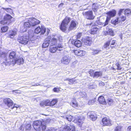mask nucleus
Wrapping results in <instances>:
<instances>
[{
    "mask_svg": "<svg viewBox=\"0 0 131 131\" xmlns=\"http://www.w3.org/2000/svg\"><path fill=\"white\" fill-rule=\"evenodd\" d=\"M67 80L69 81L68 84L70 85H72L73 84H75L77 82V80H75L74 78L71 79H69L67 78L64 80V81Z\"/></svg>",
    "mask_w": 131,
    "mask_h": 131,
    "instance_id": "a878e982",
    "label": "nucleus"
},
{
    "mask_svg": "<svg viewBox=\"0 0 131 131\" xmlns=\"http://www.w3.org/2000/svg\"><path fill=\"white\" fill-rule=\"evenodd\" d=\"M49 101L46 100L44 101L41 102L40 103V106L42 107H45V106H48L49 105Z\"/></svg>",
    "mask_w": 131,
    "mask_h": 131,
    "instance_id": "cd10ccee",
    "label": "nucleus"
},
{
    "mask_svg": "<svg viewBox=\"0 0 131 131\" xmlns=\"http://www.w3.org/2000/svg\"><path fill=\"white\" fill-rule=\"evenodd\" d=\"M89 88L90 89H94L95 87V85H93L92 84H89L88 85Z\"/></svg>",
    "mask_w": 131,
    "mask_h": 131,
    "instance_id": "de8ad7c7",
    "label": "nucleus"
},
{
    "mask_svg": "<svg viewBox=\"0 0 131 131\" xmlns=\"http://www.w3.org/2000/svg\"><path fill=\"white\" fill-rule=\"evenodd\" d=\"M17 40L20 43L25 45L27 44L29 41V37L25 35L19 36L18 37Z\"/></svg>",
    "mask_w": 131,
    "mask_h": 131,
    "instance_id": "20e7f679",
    "label": "nucleus"
},
{
    "mask_svg": "<svg viewBox=\"0 0 131 131\" xmlns=\"http://www.w3.org/2000/svg\"><path fill=\"white\" fill-rule=\"evenodd\" d=\"M46 31V28L43 26H38L35 29L34 32L36 34H40V35H44Z\"/></svg>",
    "mask_w": 131,
    "mask_h": 131,
    "instance_id": "0eeeda50",
    "label": "nucleus"
},
{
    "mask_svg": "<svg viewBox=\"0 0 131 131\" xmlns=\"http://www.w3.org/2000/svg\"><path fill=\"white\" fill-rule=\"evenodd\" d=\"M70 60L67 56L64 57L61 60V63L65 64H68L69 63Z\"/></svg>",
    "mask_w": 131,
    "mask_h": 131,
    "instance_id": "aec40b11",
    "label": "nucleus"
},
{
    "mask_svg": "<svg viewBox=\"0 0 131 131\" xmlns=\"http://www.w3.org/2000/svg\"><path fill=\"white\" fill-rule=\"evenodd\" d=\"M120 20H119V22H122L124 21L126 19V16H122L119 17Z\"/></svg>",
    "mask_w": 131,
    "mask_h": 131,
    "instance_id": "a19ab883",
    "label": "nucleus"
},
{
    "mask_svg": "<svg viewBox=\"0 0 131 131\" xmlns=\"http://www.w3.org/2000/svg\"><path fill=\"white\" fill-rule=\"evenodd\" d=\"M7 34H8V37L12 38L14 37L16 34V32L14 30H10L9 32Z\"/></svg>",
    "mask_w": 131,
    "mask_h": 131,
    "instance_id": "5701e85b",
    "label": "nucleus"
},
{
    "mask_svg": "<svg viewBox=\"0 0 131 131\" xmlns=\"http://www.w3.org/2000/svg\"><path fill=\"white\" fill-rule=\"evenodd\" d=\"M99 8V6L97 5V3H93L92 6V9L94 12H97Z\"/></svg>",
    "mask_w": 131,
    "mask_h": 131,
    "instance_id": "c85d7f7f",
    "label": "nucleus"
},
{
    "mask_svg": "<svg viewBox=\"0 0 131 131\" xmlns=\"http://www.w3.org/2000/svg\"><path fill=\"white\" fill-rule=\"evenodd\" d=\"M3 56H6V53L5 52H2V53L0 54V57H2Z\"/></svg>",
    "mask_w": 131,
    "mask_h": 131,
    "instance_id": "4d7b16f0",
    "label": "nucleus"
},
{
    "mask_svg": "<svg viewBox=\"0 0 131 131\" xmlns=\"http://www.w3.org/2000/svg\"><path fill=\"white\" fill-rule=\"evenodd\" d=\"M3 102L5 105L9 107H12L14 104L13 101L10 98H9L4 99Z\"/></svg>",
    "mask_w": 131,
    "mask_h": 131,
    "instance_id": "ddd939ff",
    "label": "nucleus"
},
{
    "mask_svg": "<svg viewBox=\"0 0 131 131\" xmlns=\"http://www.w3.org/2000/svg\"><path fill=\"white\" fill-rule=\"evenodd\" d=\"M71 20V18L66 16L62 21L59 27L60 29L62 32H66L68 29L69 31H71L76 28L77 22L75 20H72L68 28V24Z\"/></svg>",
    "mask_w": 131,
    "mask_h": 131,
    "instance_id": "f257e3e1",
    "label": "nucleus"
},
{
    "mask_svg": "<svg viewBox=\"0 0 131 131\" xmlns=\"http://www.w3.org/2000/svg\"><path fill=\"white\" fill-rule=\"evenodd\" d=\"M124 14L125 15L128 16L131 14V12L130 9H126L124 11Z\"/></svg>",
    "mask_w": 131,
    "mask_h": 131,
    "instance_id": "473e14b6",
    "label": "nucleus"
},
{
    "mask_svg": "<svg viewBox=\"0 0 131 131\" xmlns=\"http://www.w3.org/2000/svg\"><path fill=\"white\" fill-rule=\"evenodd\" d=\"M64 118L66 119L68 121L71 122L72 118V116L70 115H67L65 116H64Z\"/></svg>",
    "mask_w": 131,
    "mask_h": 131,
    "instance_id": "4c0bfd02",
    "label": "nucleus"
},
{
    "mask_svg": "<svg viewBox=\"0 0 131 131\" xmlns=\"http://www.w3.org/2000/svg\"><path fill=\"white\" fill-rule=\"evenodd\" d=\"M8 29V27L7 26L2 27L1 29V32L2 33L5 32L7 31Z\"/></svg>",
    "mask_w": 131,
    "mask_h": 131,
    "instance_id": "7c9ffc66",
    "label": "nucleus"
},
{
    "mask_svg": "<svg viewBox=\"0 0 131 131\" xmlns=\"http://www.w3.org/2000/svg\"><path fill=\"white\" fill-rule=\"evenodd\" d=\"M84 119V117L83 116H79L77 119L76 121L80 123H82Z\"/></svg>",
    "mask_w": 131,
    "mask_h": 131,
    "instance_id": "c756f323",
    "label": "nucleus"
},
{
    "mask_svg": "<svg viewBox=\"0 0 131 131\" xmlns=\"http://www.w3.org/2000/svg\"><path fill=\"white\" fill-rule=\"evenodd\" d=\"M29 21L30 22L31 26L32 27L39 24L40 22L39 20L34 17L29 18Z\"/></svg>",
    "mask_w": 131,
    "mask_h": 131,
    "instance_id": "9b49d317",
    "label": "nucleus"
},
{
    "mask_svg": "<svg viewBox=\"0 0 131 131\" xmlns=\"http://www.w3.org/2000/svg\"><path fill=\"white\" fill-rule=\"evenodd\" d=\"M39 84H38V83H37V84H35V85H34V86H38V85H39Z\"/></svg>",
    "mask_w": 131,
    "mask_h": 131,
    "instance_id": "774afa93",
    "label": "nucleus"
},
{
    "mask_svg": "<svg viewBox=\"0 0 131 131\" xmlns=\"http://www.w3.org/2000/svg\"><path fill=\"white\" fill-rule=\"evenodd\" d=\"M122 127L121 126H118L116 127L114 131H121Z\"/></svg>",
    "mask_w": 131,
    "mask_h": 131,
    "instance_id": "49530a36",
    "label": "nucleus"
},
{
    "mask_svg": "<svg viewBox=\"0 0 131 131\" xmlns=\"http://www.w3.org/2000/svg\"><path fill=\"white\" fill-rule=\"evenodd\" d=\"M71 105L75 108L77 107L78 106V104L76 101L75 100H73L72 102L70 103Z\"/></svg>",
    "mask_w": 131,
    "mask_h": 131,
    "instance_id": "58836bf2",
    "label": "nucleus"
},
{
    "mask_svg": "<svg viewBox=\"0 0 131 131\" xmlns=\"http://www.w3.org/2000/svg\"><path fill=\"white\" fill-rule=\"evenodd\" d=\"M99 52V50H93L92 53L93 54L95 55L98 54Z\"/></svg>",
    "mask_w": 131,
    "mask_h": 131,
    "instance_id": "864d4df0",
    "label": "nucleus"
},
{
    "mask_svg": "<svg viewBox=\"0 0 131 131\" xmlns=\"http://www.w3.org/2000/svg\"><path fill=\"white\" fill-rule=\"evenodd\" d=\"M116 44V41L115 40H112L111 39L105 43L103 46L105 49L111 50L115 48Z\"/></svg>",
    "mask_w": 131,
    "mask_h": 131,
    "instance_id": "f03ea898",
    "label": "nucleus"
},
{
    "mask_svg": "<svg viewBox=\"0 0 131 131\" xmlns=\"http://www.w3.org/2000/svg\"><path fill=\"white\" fill-rule=\"evenodd\" d=\"M82 33H78L76 35V37L77 39H80L82 36Z\"/></svg>",
    "mask_w": 131,
    "mask_h": 131,
    "instance_id": "8fccbe9b",
    "label": "nucleus"
},
{
    "mask_svg": "<svg viewBox=\"0 0 131 131\" xmlns=\"http://www.w3.org/2000/svg\"><path fill=\"white\" fill-rule=\"evenodd\" d=\"M19 107V105L15 104L14 105L13 104L12 107H11L12 110H13V109L15 108L16 109H17V108Z\"/></svg>",
    "mask_w": 131,
    "mask_h": 131,
    "instance_id": "09e8293b",
    "label": "nucleus"
},
{
    "mask_svg": "<svg viewBox=\"0 0 131 131\" xmlns=\"http://www.w3.org/2000/svg\"><path fill=\"white\" fill-rule=\"evenodd\" d=\"M118 19L119 18L117 17L115 20H112L111 21L112 23L114 25H116V24H118L119 22Z\"/></svg>",
    "mask_w": 131,
    "mask_h": 131,
    "instance_id": "e433bc0d",
    "label": "nucleus"
},
{
    "mask_svg": "<svg viewBox=\"0 0 131 131\" xmlns=\"http://www.w3.org/2000/svg\"><path fill=\"white\" fill-rule=\"evenodd\" d=\"M106 103L109 105L110 106H112L113 104V100L111 98L108 99L106 101Z\"/></svg>",
    "mask_w": 131,
    "mask_h": 131,
    "instance_id": "2f4dec72",
    "label": "nucleus"
},
{
    "mask_svg": "<svg viewBox=\"0 0 131 131\" xmlns=\"http://www.w3.org/2000/svg\"><path fill=\"white\" fill-rule=\"evenodd\" d=\"M42 124V122L41 120H38L34 122L33 126L34 129L36 131H40L41 125Z\"/></svg>",
    "mask_w": 131,
    "mask_h": 131,
    "instance_id": "1a4fd4ad",
    "label": "nucleus"
},
{
    "mask_svg": "<svg viewBox=\"0 0 131 131\" xmlns=\"http://www.w3.org/2000/svg\"><path fill=\"white\" fill-rule=\"evenodd\" d=\"M74 126L73 125H68L63 129V131H75Z\"/></svg>",
    "mask_w": 131,
    "mask_h": 131,
    "instance_id": "f3484780",
    "label": "nucleus"
},
{
    "mask_svg": "<svg viewBox=\"0 0 131 131\" xmlns=\"http://www.w3.org/2000/svg\"><path fill=\"white\" fill-rule=\"evenodd\" d=\"M79 94L82 97H84L86 96V94L84 92H79Z\"/></svg>",
    "mask_w": 131,
    "mask_h": 131,
    "instance_id": "a18cd8bd",
    "label": "nucleus"
},
{
    "mask_svg": "<svg viewBox=\"0 0 131 131\" xmlns=\"http://www.w3.org/2000/svg\"><path fill=\"white\" fill-rule=\"evenodd\" d=\"M104 34L105 35H108L109 34V32L108 31H105L104 32Z\"/></svg>",
    "mask_w": 131,
    "mask_h": 131,
    "instance_id": "bf43d9fd",
    "label": "nucleus"
},
{
    "mask_svg": "<svg viewBox=\"0 0 131 131\" xmlns=\"http://www.w3.org/2000/svg\"><path fill=\"white\" fill-rule=\"evenodd\" d=\"M82 14L88 20H93L95 17V16L93 15V12L92 10H89L83 12Z\"/></svg>",
    "mask_w": 131,
    "mask_h": 131,
    "instance_id": "39448f33",
    "label": "nucleus"
},
{
    "mask_svg": "<svg viewBox=\"0 0 131 131\" xmlns=\"http://www.w3.org/2000/svg\"><path fill=\"white\" fill-rule=\"evenodd\" d=\"M92 38L90 37L87 36L83 40L84 44L87 46H90L92 43Z\"/></svg>",
    "mask_w": 131,
    "mask_h": 131,
    "instance_id": "4468645a",
    "label": "nucleus"
},
{
    "mask_svg": "<svg viewBox=\"0 0 131 131\" xmlns=\"http://www.w3.org/2000/svg\"><path fill=\"white\" fill-rule=\"evenodd\" d=\"M63 46L62 43H58L57 46H49V51L51 53H54L57 50L61 51L62 50Z\"/></svg>",
    "mask_w": 131,
    "mask_h": 131,
    "instance_id": "7ed1b4c3",
    "label": "nucleus"
},
{
    "mask_svg": "<svg viewBox=\"0 0 131 131\" xmlns=\"http://www.w3.org/2000/svg\"><path fill=\"white\" fill-rule=\"evenodd\" d=\"M124 9H120L119 10L118 14L119 16H120L122 14V13L123 12V11H124Z\"/></svg>",
    "mask_w": 131,
    "mask_h": 131,
    "instance_id": "603ef678",
    "label": "nucleus"
},
{
    "mask_svg": "<svg viewBox=\"0 0 131 131\" xmlns=\"http://www.w3.org/2000/svg\"><path fill=\"white\" fill-rule=\"evenodd\" d=\"M111 19L110 17L107 16L106 19V20L105 22L104 26H105L107 25L108 24V22Z\"/></svg>",
    "mask_w": 131,
    "mask_h": 131,
    "instance_id": "37998d69",
    "label": "nucleus"
},
{
    "mask_svg": "<svg viewBox=\"0 0 131 131\" xmlns=\"http://www.w3.org/2000/svg\"><path fill=\"white\" fill-rule=\"evenodd\" d=\"M90 113H89L88 114L90 118V119L93 121H95L97 118V117L96 114L93 112L90 113V114L89 115Z\"/></svg>",
    "mask_w": 131,
    "mask_h": 131,
    "instance_id": "4be33fe9",
    "label": "nucleus"
},
{
    "mask_svg": "<svg viewBox=\"0 0 131 131\" xmlns=\"http://www.w3.org/2000/svg\"><path fill=\"white\" fill-rule=\"evenodd\" d=\"M11 62L13 64H15L17 63L18 64L20 65L24 63V60L23 58H20L13 60Z\"/></svg>",
    "mask_w": 131,
    "mask_h": 131,
    "instance_id": "2eb2a0df",
    "label": "nucleus"
},
{
    "mask_svg": "<svg viewBox=\"0 0 131 131\" xmlns=\"http://www.w3.org/2000/svg\"><path fill=\"white\" fill-rule=\"evenodd\" d=\"M109 32V35L112 36H113L115 34L113 30L111 28H109L108 29Z\"/></svg>",
    "mask_w": 131,
    "mask_h": 131,
    "instance_id": "79ce46f5",
    "label": "nucleus"
},
{
    "mask_svg": "<svg viewBox=\"0 0 131 131\" xmlns=\"http://www.w3.org/2000/svg\"><path fill=\"white\" fill-rule=\"evenodd\" d=\"M64 5V4L63 3H61L60 4L58 5L59 7H61L63 6Z\"/></svg>",
    "mask_w": 131,
    "mask_h": 131,
    "instance_id": "0e129e2a",
    "label": "nucleus"
},
{
    "mask_svg": "<svg viewBox=\"0 0 131 131\" xmlns=\"http://www.w3.org/2000/svg\"><path fill=\"white\" fill-rule=\"evenodd\" d=\"M16 54L15 52L12 51L10 53L9 58L10 59H15L16 58Z\"/></svg>",
    "mask_w": 131,
    "mask_h": 131,
    "instance_id": "393cba45",
    "label": "nucleus"
},
{
    "mask_svg": "<svg viewBox=\"0 0 131 131\" xmlns=\"http://www.w3.org/2000/svg\"><path fill=\"white\" fill-rule=\"evenodd\" d=\"M2 9L6 11L9 14H12L13 13V10L10 8H5L2 7Z\"/></svg>",
    "mask_w": 131,
    "mask_h": 131,
    "instance_id": "c9c22d12",
    "label": "nucleus"
},
{
    "mask_svg": "<svg viewBox=\"0 0 131 131\" xmlns=\"http://www.w3.org/2000/svg\"><path fill=\"white\" fill-rule=\"evenodd\" d=\"M78 63V62L77 61H74L73 62V65H75L77 63Z\"/></svg>",
    "mask_w": 131,
    "mask_h": 131,
    "instance_id": "69168bd1",
    "label": "nucleus"
},
{
    "mask_svg": "<svg viewBox=\"0 0 131 131\" xmlns=\"http://www.w3.org/2000/svg\"><path fill=\"white\" fill-rule=\"evenodd\" d=\"M50 45L49 40H46L44 42L42 45V47L43 48H46Z\"/></svg>",
    "mask_w": 131,
    "mask_h": 131,
    "instance_id": "72a5a7b5",
    "label": "nucleus"
},
{
    "mask_svg": "<svg viewBox=\"0 0 131 131\" xmlns=\"http://www.w3.org/2000/svg\"><path fill=\"white\" fill-rule=\"evenodd\" d=\"M99 85L100 86H103L105 85V83L102 82H101L99 83Z\"/></svg>",
    "mask_w": 131,
    "mask_h": 131,
    "instance_id": "6e6d98bb",
    "label": "nucleus"
},
{
    "mask_svg": "<svg viewBox=\"0 0 131 131\" xmlns=\"http://www.w3.org/2000/svg\"><path fill=\"white\" fill-rule=\"evenodd\" d=\"M13 17L9 14H6L4 17L3 19L0 21V24L3 25L8 24V21H10Z\"/></svg>",
    "mask_w": 131,
    "mask_h": 131,
    "instance_id": "6e6552de",
    "label": "nucleus"
},
{
    "mask_svg": "<svg viewBox=\"0 0 131 131\" xmlns=\"http://www.w3.org/2000/svg\"><path fill=\"white\" fill-rule=\"evenodd\" d=\"M73 52L77 56L79 57L84 56L86 53L85 51L79 49L73 50Z\"/></svg>",
    "mask_w": 131,
    "mask_h": 131,
    "instance_id": "9d476101",
    "label": "nucleus"
},
{
    "mask_svg": "<svg viewBox=\"0 0 131 131\" xmlns=\"http://www.w3.org/2000/svg\"><path fill=\"white\" fill-rule=\"evenodd\" d=\"M93 22H91L89 24H86V26H91V28L89 31L90 34H91L94 35L97 34L98 32L99 31V28L97 27L95 25H92Z\"/></svg>",
    "mask_w": 131,
    "mask_h": 131,
    "instance_id": "423d86ee",
    "label": "nucleus"
},
{
    "mask_svg": "<svg viewBox=\"0 0 131 131\" xmlns=\"http://www.w3.org/2000/svg\"><path fill=\"white\" fill-rule=\"evenodd\" d=\"M43 122H42V124L41 125V130H45L46 128V126L45 125H43Z\"/></svg>",
    "mask_w": 131,
    "mask_h": 131,
    "instance_id": "3c124183",
    "label": "nucleus"
},
{
    "mask_svg": "<svg viewBox=\"0 0 131 131\" xmlns=\"http://www.w3.org/2000/svg\"><path fill=\"white\" fill-rule=\"evenodd\" d=\"M96 101L95 99V98L93 100H90L88 102V104L89 105H91L93 104Z\"/></svg>",
    "mask_w": 131,
    "mask_h": 131,
    "instance_id": "c03bdc74",
    "label": "nucleus"
},
{
    "mask_svg": "<svg viewBox=\"0 0 131 131\" xmlns=\"http://www.w3.org/2000/svg\"><path fill=\"white\" fill-rule=\"evenodd\" d=\"M104 34L105 35H108L109 34V32L108 31H105L104 32Z\"/></svg>",
    "mask_w": 131,
    "mask_h": 131,
    "instance_id": "052dcab7",
    "label": "nucleus"
},
{
    "mask_svg": "<svg viewBox=\"0 0 131 131\" xmlns=\"http://www.w3.org/2000/svg\"><path fill=\"white\" fill-rule=\"evenodd\" d=\"M127 131H131V126H129L127 128Z\"/></svg>",
    "mask_w": 131,
    "mask_h": 131,
    "instance_id": "e2e57ef3",
    "label": "nucleus"
},
{
    "mask_svg": "<svg viewBox=\"0 0 131 131\" xmlns=\"http://www.w3.org/2000/svg\"><path fill=\"white\" fill-rule=\"evenodd\" d=\"M49 101V105L48 106H53L55 105L58 102V100L57 99H53L52 101H50L49 100H47Z\"/></svg>",
    "mask_w": 131,
    "mask_h": 131,
    "instance_id": "bb28decb",
    "label": "nucleus"
},
{
    "mask_svg": "<svg viewBox=\"0 0 131 131\" xmlns=\"http://www.w3.org/2000/svg\"><path fill=\"white\" fill-rule=\"evenodd\" d=\"M31 125L30 124H28L25 127L24 130L25 129L26 131H30L31 129Z\"/></svg>",
    "mask_w": 131,
    "mask_h": 131,
    "instance_id": "ea45409f",
    "label": "nucleus"
},
{
    "mask_svg": "<svg viewBox=\"0 0 131 131\" xmlns=\"http://www.w3.org/2000/svg\"><path fill=\"white\" fill-rule=\"evenodd\" d=\"M23 26L24 28H30L31 27V24L29 21V18L27 20V21L24 22L23 25Z\"/></svg>",
    "mask_w": 131,
    "mask_h": 131,
    "instance_id": "b1692460",
    "label": "nucleus"
},
{
    "mask_svg": "<svg viewBox=\"0 0 131 131\" xmlns=\"http://www.w3.org/2000/svg\"><path fill=\"white\" fill-rule=\"evenodd\" d=\"M98 101L99 103L101 104H106V102L105 100L104 97L102 96H101L99 97Z\"/></svg>",
    "mask_w": 131,
    "mask_h": 131,
    "instance_id": "412c9836",
    "label": "nucleus"
},
{
    "mask_svg": "<svg viewBox=\"0 0 131 131\" xmlns=\"http://www.w3.org/2000/svg\"><path fill=\"white\" fill-rule=\"evenodd\" d=\"M3 16L2 15L0 14V21L3 20Z\"/></svg>",
    "mask_w": 131,
    "mask_h": 131,
    "instance_id": "680f3d73",
    "label": "nucleus"
},
{
    "mask_svg": "<svg viewBox=\"0 0 131 131\" xmlns=\"http://www.w3.org/2000/svg\"><path fill=\"white\" fill-rule=\"evenodd\" d=\"M54 92H58L59 91V89L57 88H54L53 89Z\"/></svg>",
    "mask_w": 131,
    "mask_h": 131,
    "instance_id": "5fc2aeb1",
    "label": "nucleus"
},
{
    "mask_svg": "<svg viewBox=\"0 0 131 131\" xmlns=\"http://www.w3.org/2000/svg\"><path fill=\"white\" fill-rule=\"evenodd\" d=\"M102 121L103 125L110 126L112 125V121L108 118H104L102 119Z\"/></svg>",
    "mask_w": 131,
    "mask_h": 131,
    "instance_id": "f8f14e48",
    "label": "nucleus"
},
{
    "mask_svg": "<svg viewBox=\"0 0 131 131\" xmlns=\"http://www.w3.org/2000/svg\"><path fill=\"white\" fill-rule=\"evenodd\" d=\"M116 12L115 10L113 9L111 11H109L106 13L108 17H113L116 16Z\"/></svg>",
    "mask_w": 131,
    "mask_h": 131,
    "instance_id": "6ab92c4d",
    "label": "nucleus"
},
{
    "mask_svg": "<svg viewBox=\"0 0 131 131\" xmlns=\"http://www.w3.org/2000/svg\"><path fill=\"white\" fill-rule=\"evenodd\" d=\"M117 69L118 70H121L122 68L121 67V66H116Z\"/></svg>",
    "mask_w": 131,
    "mask_h": 131,
    "instance_id": "13d9d810",
    "label": "nucleus"
},
{
    "mask_svg": "<svg viewBox=\"0 0 131 131\" xmlns=\"http://www.w3.org/2000/svg\"><path fill=\"white\" fill-rule=\"evenodd\" d=\"M56 129H56L53 128H51L50 129V131H56Z\"/></svg>",
    "mask_w": 131,
    "mask_h": 131,
    "instance_id": "338daca9",
    "label": "nucleus"
},
{
    "mask_svg": "<svg viewBox=\"0 0 131 131\" xmlns=\"http://www.w3.org/2000/svg\"><path fill=\"white\" fill-rule=\"evenodd\" d=\"M102 74L101 72H96L94 74L93 77H94L98 78L102 75Z\"/></svg>",
    "mask_w": 131,
    "mask_h": 131,
    "instance_id": "f704fd0d",
    "label": "nucleus"
},
{
    "mask_svg": "<svg viewBox=\"0 0 131 131\" xmlns=\"http://www.w3.org/2000/svg\"><path fill=\"white\" fill-rule=\"evenodd\" d=\"M71 42L72 44L78 48L80 47L82 45V43L81 41L77 39H73L71 41Z\"/></svg>",
    "mask_w": 131,
    "mask_h": 131,
    "instance_id": "dca6fc26",
    "label": "nucleus"
},
{
    "mask_svg": "<svg viewBox=\"0 0 131 131\" xmlns=\"http://www.w3.org/2000/svg\"><path fill=\"white\" fill-rule=\"evenodd\" d=\"M50 46H57L58 40L55 38H53L49 40Z\"/></svg>",
    "mask_w": 131,
    "mask_h": 131,
    "instance_id": "a211bd4d",
    "label": "nucleus"
}]
</instances>
